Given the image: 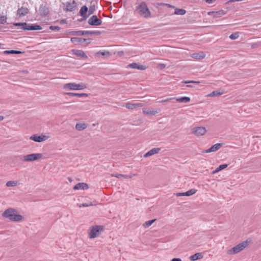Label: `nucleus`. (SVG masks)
<instances>
[{
    "label": "nucleus",
    "mask_w": 261,
    "mask_h": 261,
    "mask_svg": "<svg viewBox=\"0 0 261 261\" xmlns=\"http://www.w3.org/2000/svg\"><path fill=\"white\" fill-rule=\"evenodd\" d=\"M2 216L11 221L19 222L22 220L23 217L17 214V211L14 208H8L3 214Z\"/></svg>",
    "instance_id": "obj_1"
},
{
    "label": "nucleus",
    "mask_w": 261,
    "mask_h": 261,
    "mask_svg": "<svg viewBox=\"0 0 261 261\" xmlns=\"http://www.w3.org/2000/svg\"><path fill=\"white\" fill-rule=\"evenodd\" d=\"M136 11L137 13L143 17L148 18L150 16L151 13L146 4L144 2L141 3L137 7Z\"/></svg>",
    "instance_id": "obj_2"
},
{
    "label": "nucleus",
    "mask_w": 261,
    "mask_h": 261,
    "mask_svg": "<svg viewBox=\"0 0 261 261\" xmlns=\"http://www.w3.org/2000/svg\"><path fill=\"white\" fill-rule=\"evenodd\" d=\"M87 87V85L84 83L76 84L75 83H70L64 84L63 88L68 90H82Z\"/></svg>",
    "instance_id": "obj_3"
},
{
    "label": "nucleus",
    "mask_w": 261,
    "mask_h": 261,
    "mask_svg": "<svg viewBox=\"0 0 261 261\" xmlns=\"http://www.w3.org/2000/svg\"><path fill=\"white\" fill-rule=\"evenodd\" d=\"M248 246V243L246 241L242 242L227 251L228 255H233L239 253L244 249Z\"/></svg>",
    "instance_id": "obj_4"
},
{
    "label": "nucleus",
    "mask_w": 261,
    "mask_h": 261,
    "mask_svg": "<svg viewBox=\"0 0 261 261\" xmlns=\"http://www.w3.org/2000/svg\"><path fill=\"white\" fill-rule=\"evenodd\" d=\"M104 227L102 225H95L90 227L89 232V238L90 239H94L98 237L99 233L103 231Z\"/></svg>",
    "instance_id": "obj_5"
},
{
    "label": "nucleus",
    "mask_w": 261,
    "mask_h": 261,
    "mask_svg": "<svg viewBox=\"0 0 261 261\" xmlns=\"http://www.w3.org/2000/svg\"><path fill=\"white\" fill-rule=\"evenodd\" d=\"M99 32L96 31H67L66 32L67 35L72 36H86V35H92L99 34Z\"/></svg>",
    "instance_id": "obj_6"
},
{
    "label": "nucleus",
    "mask_w": 261,
    "mask_h": 261,
    "mask_svg": "<svg viewBox=\"0 0 261 261\" xmlns=\"http://www.w3.org/2000/svg\"><path fill=\"white\" fill-rule=\"evenodd\" d=\"M43 154L40 153H32L23 156L22 161L25 162H34L42 158Z\"/></svg>",
    "instance_id": "obj_7"
},
{
    "label": "nucleus",
    "mask_w": 261,
    "mask_h": 261,
    "mask_svg": "<svg viewBox=\"0 0 261 261\" xmlns=\"http://www.w3.org/2000/svg\"><path fill=\"white\" fill-rule=\"evenodd\" d=\"M14 25L15 26H21V29L23 30H40L42 29L41 27L39 25H30L26 22L15 23Z\"/></svg>",
    "instance_id": "obj_8"
},
{
    "label": "nucleus",
    "mask_w": 261,
    "mask_h": 261,
    "mask_svg": "<svg viewBox=\"0 0 261 261\" xmlns=\"http://www.w3.org/2000/svg\"><path fill=\"white\" fill-rule=\"evenodd\" d=\"M158 7H163L164 11L167 13L168 15L171 16L174 15V11L175 7L169 4L160 3L157 4Z\"/></svg>",
    "instance_id": "obj_9"
},
{
    "label": "nucleus",
    "mask_w": 261,
    "mask_h": 261,
    "mask_svg": "<svg viewBox=\"0 0 261 261\" xmlns=\"http://www.w3.org/2000/svg\"><path fill=\"white\" fill-rule=\"evenodd\" d=\"M49 138L48 136L41 135L38 136L37 135H32L30 137V139L36 142H41L46 141Z\"/></svg>",
    "instance_id": "obj_10"
},
{
    "label": "nucleus",
    "mask_w": 261,
    "mask_h": 261,
    "mask_svg": "<svg viewBox=\"0 0 261 261\" xmlns=\"http://www.w3.org/2000/svg\"><path fill=\"white\" fill-rule=\"evenodd\" d=\"M88 23L91 25H100L102 23V21L98 19L96 15H93L88 20Z\"/></svg>",
    "instance_id": "obj_11"
},
{
    "label": "nucleus",
    "mask_w": 261,
    "mask_h": 261,
    "mask_svg": "<svg viewBox=\"0 0 261 261\" xmlns=\"http://www.w3.org/2000/svg\"><path fill=\"white\" fill-rule=\"evenodd\" d=\"M192 132L196 136H200L204 135L206 130L204 127L199 126L193 128Z\"/></svg>",
    "instance_id": "obj_12"
},
{
    "label": "nucleus",
    "mask_w": 261,
    "mask_h": 261,
    "mask_svg": "<svg viewBox=\"0 0 261 261\" xmlns=\"http://www.w3.org/2000/svg\"><path fill=\"white\" fill-rule=\"evenodd\" d=\"M71 53L73 55L78 57H81L84 59H87L88 58V56L85 53V52L82 50L80 49H72Z\"/></svg>",
    "instance_id": "obj_13"
},
{
    "label": "nucleus",
    "mask_w": 261,
    "mask_h": 261,
    "mask_svg": "<svg viewBox=\"0 0 261 261\" xmlns=\"http://www.w3.org/2000/svg\"><path fill=\"white\" fill-rule=\"evenodd\" d=\"M88 11V7L86 6H83L80 11L81 15L82 16V18L79 20L80 21L85 20L88 18V16L87 15V13Z\"/></svg>",
    "instance_id": "obj_14"
},
{
    "label": "nucleus",
    "mask_w": 261,
    "mask_h": 261,
    "mask_svg": "<svg viewBox=\"0 0 261 261\" xmlns=\"http://www.w3.org/2000/svg\"><path fill=\"white\" fill-rule=\"evenodd\" d=\"M222 144L221 143H217L213 145L208 149H206L203 151V153H210L212 152H215L219 150L221 147H222Z\"/></svg>",
    "instance_id": "obj_15"
},
{
    "label": "nucleus",
    "mask_w": 261,
    "mask_h": 261,
    "mask_svg": "<svg viewBox=\"0 0 261 261\" xmlns=\"http://www.w3.org/2000/svg\"><path fill=\"white\" fill-rule=\"evenodd\" d=\"M144 105L142 103H130L127 102L125 104V107L129 110H133L137 108L142 107L144 106Z\"/></svg>",
    "instance_id": "obj_16"
},
{
    "label": "nucleus",
    "mask_w": 261,
    "mask_h": 261,
    "mask_svg": "<svg viewBox=\"0 0 261 261\" xmlns=\"http://www.w3.org/2000/svg\"><path fill=\"white\" fill-rule=\"evenodd\" d=\"M76 7V3L74 1L72 2H68L66 4L65 10L68 12H72L75 10Z\"/></svg>",
    "instance_id": "obj_17"
},
{
    "label": "nucleus",
    "mask_w": 261,
    "mask_h": 261,
    "mask_svg": "<svg viewBox=\"0 0 261 261\" xmlns=\"http://www.w3.org/2000/svg\"><path fill=\"white\" fill-rule=\"evenodd\" d=\"M89 188L88 185L84 182H79L73 187L74 190H87Z\"/></svg>",
    "instance_id": "obj_18"
},
{
    "label": "nucleus",
    "mask_w": 261,
    "mask_h": 261,
    "mask_svg": "<svg viewBox=\"0 0 261 261\" xmlns=\"http://www.w3.org/2000/svg\"><path fill=\"white\" fill-rule=\"evenodd\" d=\"M29 13V10L26 7H21L18 9L17 15L19 17H22L26 15Z\"/></svg>",
    "instance_id": "obj_19"
},
{
    "label": "nucleus",
    "mask_w": 261,
    "mask_h": 261,
    "mask_svg": "<svg viewBox=\"0 0 261 261\" xmlns=\"http://www.w3.org/2000/svg\"><path fill=\"white\" fill-rule=\"evenodd\" d=\"M160 150H161L160 148H153L150 149V150H149L147 152H146L144 155V156L145 158H147L149 156L152 155L153 154L158 153Z\"/></svg>",
    "instance_id": "obj_20"
},
{
    "label": "nucleus",
    "mask_w": 261,
    "mask_h": 261,
    "mask_svg": "<svg viewBox=\"0 0 261 261\" xmlns=\"http://www.w3.org/2000/svg\"><path fill=\"white\" fill-rule=\"evenodd\" d=\"M191 57L192 58H194V59H195L197 60H200V59H204L205 58V54L204 52L201 51V52L197 53L192 54L191 55Z\"/></svg>",
    "instance_id": "obj_21"
},
{
    "label": "nucleus",
    "mask_w": 261,
    "mask_h": 261,
    "mask_svg": "<svg viewBox=\"0 0 261 261\" xmlns=\"http://www.w3.org/2000/svg\"><path fill=\"white\" fill-rule=\"evenodd\" d=\"M203 257V255H202V254L201 253L198 252V253L194 254V255L190 256L189 257V259L191 261H195L198 259L202 258Z\"/></svg>",
    "instance_id": "obj_22"
},
{
    "label": "nucleus",
    "mask_w": 261,
    "mask_h": 261,
    "mask_svg": "<svg viewBox=\"0 0 261 261\" xmlns=\"http://www.w3.org/2000/svg\"><path fill=\"white\" fill-rule=\"evenodd\" d=\"M66 94L70 96H76L79 97H88V94L87 93H75L72 92H67Z\"/></svg>",
    "instance_id": "obj_23"
},
{
    "label": "nucleus",
    "mask_w": 261,
    "mask_h": 261,
    "mask_svg": "<svg viewBox=\"0 0 261 261\" xmlns=\"http://www.w3.org/2000/svg\"><path fill=\"white\" fill-rule=\"evenodd\" d=\"M224 93L223 91H214L206 95V97H216L222 95Z\"/></svg>",
    "instance_id": "obj_24"
},
{
    "label": "nucleus",
    "mask_w": 261,
    "mask_h": 261,
    "mask_svg": "<svg viewBox=\"0 0 261 261\" xmlns=\"http://www.w3.org/2000/svg\"><path fill=\"white\" fill-rule=\"evenodd\" d=\"M87 125L85 123H78L75 125V129L79 131H82L86 129Z\"/></svg>",
    "instance_id": "obj_25"
},
{
    "label": "nucleus",
    "mask_w": 261,
    "mask_h": 261,
    "mask_svg": "<svg viewBox=\"0 0 261 261\" xmlns=\"http://www.w3.org/2000/svg\"><path fill=\"white\" fill-rule=\"evenodd\" d=\"M174 15H184L186 13V11L183 9L177 8L175 7Z\"/></svg>",
    "instance_id": "obj_26"
},
{
    "label": "nucleus",
    "mask_w": 261,
    "mask_h": 261,
    "mask_svg": "<svg viewBox=\"0 0 261 261\" xmlns=\"http://www.w3.org/2000/svg\"><path fill=\"white\" fill-rule=\"evenodd\" d=\"M143 112L145 114L153 115L158 113V111H155L152 109H144L143 110Z\"/></svg>",
    "instance_id": "obj_27"
},
{
    "label": "nucleus",
    "mask_w": 261,
    "mask_h": 261,
    "mask_svg": "<svg viewBox=\"0 0 261 261\" xmlns=\"http://www.w3.org/2000/svg\"><path fill=\"white\" fill-rule=\"evenodd\" d=\"M178 102L188 103L190 101V98L189 97H181L179 98L175 97L174 99Z\"/></svg>",
    "instance_id": "obj_28"
},
{
    "label": "nucleus",
    "mask_w": 261,
    "mask_h": 261,
    "mask_svg": "<svg viewBox=\"0 0 261 261\" xmlns=\"http://www.w3.org/2000/svg\"><path fill=\"white\" fill-rule=\"evenodd\" d=\"M20 184L17 180H10L7 182L6 186L8 187H16Z\"/></svg>",
    "instance_id": "obj_29"
},
{
    "label": "nucleus",
    "mask_w": 261,
    "mask_h": 261,
    "mask_svg": "<svg viewBox=\"0 0 261 261\" xmlns=\"http://www.w3.org/2000/svg\"><path fill=\"white\" fill-rule=\"evenodd\" d=\"M71 41L72 43H74L75 42H86L88 40L86 39L85 38H77V37H72L71 38Z\"/></svg>",
    "instance_id": "obj_30"
},
{
    "label": "nucleus",
    "mask_w": 261,
    "mask_h": 261,
    "mask_svg": "<svg viewBox=\"0 0 261 261\" xmlns=\"http://www.w3.org/2000/svg\"><path fill=\"white\" fill-rule=\"evenodd\" d=\"M225 12L223 10L215 12L213 17L215 18H219L225 15Z\"/></svg>",
    "instance_id": "obj_31"
},
{
    "label": "nucleus",
    "mask_w": 261,
    "mask_h": 261,
    "mask_svg": "<svg viewBox=\"0 0 261 261\" xmlns=\"http://www.w3.org/2000/svg\"><path fill=\"white\" fill-rule=\"evenodd\" d=\"M228 166L227 164H222L219 166L218 168H217L214 171L213 173H216L221 170L224 169L225 168H227Z\"/></svg>",
    "instance_id": "obj_32"
},
{
    "label": "nucleus",
    "mask_w": 261,
    "mask_h": 261,
    "mask_svg": "<svg viewBox=\"0 0 261 261\" xmlns=\"http://www.w3.org/2000/svg\"><path fill=\"white\" fill-rule=\"evenodd\" d=\"M197 190L195 189H192L185 192V196H190L195 194Z\"/></svg>",
    "instance_id": "obj_33"
},
{
    "label": "nucleus",
    "mask_w": 261,
    "mask_h": 261,
    "mask_svg": "<svg viewBox=\"0 0 261 261\" xmlns=\"http://www.w3.org/2000/svg\"><path fill=\"white\" fill-rule=\"evenodd\" d=\"M5 54H22V52L18 50H5L4 51Z\"/></svg>",
    "instance_id": "obj_34"
},
{
    "label": "nucleus",
    "mask_w": 261,
    "mask_h": 261,
    "mask_svg": "<svg viewBox=\"0 0 261 261\" xmlns=\"http://www.w3.org/2000/svg\"><path fill=\"white\" fill-rule=\"evenodd\" d=\"M156 219H153L149 221H146L143 225L144 228H148L150 226H151L153 222L155 221Z\"/></svg>",
    "instance_id": "obj_35"
},
{
    "label": "nucleus",
    "mask_w": 261,
    "mask_h": 261,
    "mask_svg": "<svg viewBox=\"0 0 261 261\" xmlns=\"http://www.w3.org/2000/svg\"><path fill=\"white\" fill-rule=\"evenodd\" d=\"M96 204L95 202H90L89 203L80 204L79 205V207H88V206H91V205H95Z\"/></svg>",
    "instance_id": "obj_36"
},
{
    "label": "nucleus",
    "mask_w": 261,
    "mask_h": 261,
    "mask_svg": "<svg viewBox=\"0 0 261 261\" xmlns=\"http://www.w3.org/2000/svg\"><path fill=\"white\" fill-rule=\"evenodd\" d=\"M239 33L236 32V33L231 34L229 36V38L232 40H236V39H238L239 38Z\"/></svg>",
    "instance_id": "obj_37"
},
{
    "label": "nucleus",
    "mask_w": 261,
    "mask_h": 261,
    "mask_svg": "<svg viewBox=\"0 0 261 261\" xmlns=\"http://www.w3.org/2000/svg\"><path fill=\"white\" fill-rule=\"evenodd\" d=\"M96 55H101V56H110V53L109 51H98L97 53H96Z\"/></svg>",
    "instance_id": "obj_38"
},
{
    "label": "nucleus",
    "mask_w": 261,
    "mask_h": 261,
    "mask_svg": "<svg viewBox=\"0 0 261 261\" xmlns=\"http://www.w3.org/2000/svg\"><path fill=\"white\" fill-rule=\"evenodd\" d=\"M139 64L136 63H133L128 65V66L131 68L138 69Z\"/></svg>",
    "instance_id": "obj_39"
},
{
    "label": "nucleus",
    "mask_w": 261,
    "mask_h": 261,
    "mask_svg": "<svg viewBox=\"0 0 261 261\" xmlns=\"http://www.w3.org/2000/svg\"><path fill=\"white\" fill-rule=\"evenodd\" d=\"M126 175H124V174H112L111 175V176L112 177H117V178H125V176H126Z\"/></svg>",
    "instance_id": "obj_40"
},
{
    "label": "nucleus",
    "mask_w": 261,
    "mask_h": 261,
    "mask_svg": "<svg viewBox=\"0 0 261 261\" xmlns=\"http://www.w3.org/2000/svg\"><path fill=\"white\" fill-rule=\"evenodd\" d=\"M7 20V18L5 16L0 15V23L4 24Z\"/></svg>",
    "instance_id": "obj_41"
},
{
    "label": "nucleus",
    "mask_w": 261,
    "mask_h": 261,
    "mask_svg": "<svg viewBox=\"0 0 261 261\" xmlns=\"http://www.w3.org/2000/svg\"><path fill=\"white\" fill-rule=\"evenodd\" d=\"M184 84H191V83H195V84H199L200 83V81H184L182 82Z\"/></svg>",
    "instance_id": "obj_42"
},
{
    "label": "nucleus",
    "mask_w": 261,
    "mask_h": 261,
    "mask_svg": "<svg viewBox=\"0 0 261 261\" xmlns=\"http://www.w3.org/2000/svg\"><path fill=\"white\" fill-rule=\"evenodd\" d=\"M49 29L52 31H58L60 30V28L58 26L51 25L49 27Z\"/></svg>",
    "instance_id": "obj_43"
},
{
    "label": "nucleus",
    "mask_w": 261,
    "mask_h": 261,
    "mask_svg": "<svg viewBox=\"0 0 261 261\" xmlns=\"http://www.w3.org/2000/svg\"><path fill=\"white\" fill-rule=\"evenodd\" d=\"M174 98H175V97L168 98H166L165 99H162V100L160 101L159 102H162V103L166 102H168L170 100H173Z\"/></svg>",
    "instance_id": "obj_44"
},
{
    "label": "nucleus",
    "mask_w": 261,
    "mask_h": 261,
    "mask_svg": "<svg viewBox=\"0 0 261 261\" xmlns=\"http://www.w3.org/2000/svg\"><path fill=\"white\" fill-rule=\"evenodd\" d=\"M146 68H147V67L146 66L139 64L138 69L144 70H145Z\"/></svg>",
    "instance_id": "obj_45"
},
{
    "label": "nucleus",
    "mask_w": 261,
    "mask_h": 261,
    "mask_svg": "<svg viewBox=\"0 0 261 261\" xmlns=\"http://www.w3.org/2000/svg\"><path fill=\"white\" fill-rule=\"evenodd\" d=\"M175 195L177 196V197H179V196H185V192H182V193H175Z\"/></svg>",
    "instance_id": "obj_46"
},
{
    "label": "nucleus",
    "mask_w": 261,
    "mask_h": 261,
    "mask_svg": "<svg viewBox=\"0 0 261 261\" xmlns=\"http://www.w3.org/2000/svg\"><path fill=\"white\" fill-rule=\"evenodd\" d=\"M136 175V174H130V175H126L125 176V178H132L133 177L135 176Z\"/></svg>",
    "instance_id": "obj_47"
},
{
    "label": "nucleus",
    "mask_w": 261,
    "mask_h": 261,
    "mask_svg": "<svg viewBox=\"0 0 261 261\" xmlns=\"http://www.w3.org/2000/svg\"><path fill=\"white\" fill-rule=\"evenodd\" d=\"M166 65L164 64H159L158 67H160L161 69H163L165 67Z\"/></svg>",
    "instance_id": "obj_48"
},
{
    "label": "nucleus",
    "mask_w": 261,
    "mask_h": 261,
    "mask_svg": "<svg viewBox=\"0 0 261 261\" xmlns=\"http://www.w3.org/2000/svg\"><path fill=\"white\" fill-rule=\"evenodd\" d=\"M216 0H205L206 2L208 4H211L214 3Z\"/></svg>",
    "instance_id": "obj_49"
},
{
    "label": "nucleus",
    "mask_w": 261,
    "mask_h": 261,
    "mask_svg": "<svg viewBox=\"0 0 261 261\" xmlns=\"http://www.w3.org/2000/svg\"><path fill=\"white\" fill-rule=\"evenodd\" d=\"M215 11H210V12H207V15H213L214 16V14H215Z\"/></svg>",
    "instance_id": "obj_50"
},
{
    "label": "nucleus",
    "mask_w": 261,
    "mask_h": 261,
    "mask_svg": "<svg viewBox=\"0 0 261 261\" xmlns=\"http://www.w3.org/2000/svg\"><path fill=\"white\" fill-rule=\"evenodd\" d=\"M171 261H181V260L179 258H174Z\"/></svg>",
    "instance_id": "obj_51"
},
{
    "label": "nucleus",
    "mask_w": 261,
    "mask_h": 261,
    "mask_svg": "<svg viewBox=\"0 0 261 261\" xmlns=\"http://www.w3.org/2000/svg\"><path fill=\"white\" fill-rule=\"evenodd\" d=\"M93 13V10L92 9H90L89 11V15H91Z\"/></svg>",
    "instance_id": "obj_52"
},
{
    "label": "nucleus",
    "mask_w": 261,
    "mask_h": 261,
    "mask_svg": "<svg viewBox=\"0 0 261 261\" xmlns=\"http://www.w3.org/2000/svg\"><path fill=\"white\" fill-rule=\"evenodd\" d=\"M66 22V20H62L61 21V23H65Z\"/></svg>",
    "instance_id": "obj_53"
},
{
    "label": "nucleus",
    "mask_w": 261,
    "mask_h": 261,
    "mask_svg": "<svg viewBox=\"0 0 261 261\" xmlns=\"http://www.w3.org/2000/svg\"><path fill=\"white\" fill-rule=\"evenodd\" d=\"M187 87L192 88L193 86L192 85H188L187 86Z\"/></svg>",
    "instance_id": "obj_54"
},
{
    "label": "nucleus",
    "mask_w": 261,
    "mask_h": 261,
    "mask_svg": "<svg viewBox=\"0 0 261 261\" xmlns=\"http://www.w3.org/2000/svg\"><path fill=\"white\" fill-rule=\"evenodd\" d=\"M4 119L3 116H0V121H2Z\"/></svg>",
    "instance_id": "obj_55"
},
{
    "label": "nucleus",
    "mask_w": 261,
    "mask_h": 261,
    "mask_svg": "<svg viewBox=\"0 0 261 261\" xmlns=\"http://www.w3.org/2000/svg\"><path fill=\"white\" fill-rule=\"evenodd\" d=\"M47 14V12H44L43 14L44 15H46Z\"/></svg>",
    "instance_id": "obj_56"
}]
</instances>
